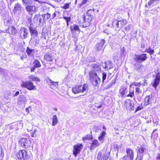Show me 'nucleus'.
I'll return each mask as SVG.
<instances>
[{
	"mask_svg": "<svg viewBox=\"0 0 160 160\" xmlns=\"http://www.w3.org/2000/svg\"><path fill=\"white\" fill-rule=\"evenodd\" d=\"M119 22H121V24H119V28H121L127 23V21L124 19H122V20H119Z\"/></svg>",
	"mask_w": 160,
	"mask_h": 160,
	"instance_id": "nucleus-37",
	"label": "nucleus"
},
{
	"mask_svg": "<svg viewBox=\"0 0 160 160\" xmlns=\"http://www.w3.org/2000/svg\"><path fill=\"white\" fill-rule=\"evenodd\" d=\"M134 65V68L136 70L138 71L140 70L142 66H143L141 62H136Z\"/></svg>",
	"mask_w": 160,
	"mask_h": 160,
	"instance_id": "nucleus-30",
	"label": "nucleus"
},
{
	"mask_svg": "<svg viewBox=\"0 0 160 160\" xmlns=\"http://www.w3.org/2000/svg\"><path fill=\"white\" fill-rule=\"evenodd\" d=\"M131 27H132L131 25H129L126 26L125 28V30L127 31H129L131 28Z\"/></svg>",
	"mask_w": 160,
	"mask_h": 160,
	"instance_id": "nucleus-54",
	"label": "nucleus"
},
{
	"mask_svg": "<svg viewBox=\"0 0 160 160\" xmlns=\"http://www.w3.org/2000/svg\"><path fill=\"white\" fill-rule=\"evenodd\" d=\"M153 97L152 94L146 96L144 99V105L147 106L151 103L153 99Z\"/></svg>",
	"mask_w": 160,
	"mask_h": 160,
	"instance_id": "nucleus-19",
	"label": "nucleus"
},
{
	"mask_svg": "<svg viewBox=\"0 0 160 160\" xmlns=\"http://www.w3.org/2000/svg\"><path fill=\"white\" fill-rule=\"evenodd\" d=\"M104 39H101L100 42L97 43L95 46V49L97 51H102L104 50L103 46L105 43Z\"/></svg>",
	"mask_w": 160,
	"mask_h": 160,
	"instance_id": "nucleus-12",
	"label": "nucleus"
},
{
	"mask_svg": "<svg viewBox=\"0 0 160 160\" xmlns=\"http://www.w3.org/2000/svg\"><path fill=\"white\" fill-rule=\"evenodd\" d=\"M157 160H160V153H158L156 157Z\"/></svg>",
	"mask_w": 160,
	"mask_h": 160,
	"instance_id": "nucleus-61",
	"label": "nucleus"
},
{
	"mask_svg": "<svg viewBox=\"0 0 160 160\" xmlns=\"http://www.w3.org/2000/svg\"><path fill=\"white\" fill-rule=\"evenodd\" d=\"M146 80H145L144 81V83H142L140 82L139 83H133L132 84V85H134L135 86H140L141 85H142V86H147V83L146 82Z\"/></svg>",
	"mask_w": 160,
	"mask_h": 160,
	"instance_id": "nucleus-42",
	"label": "nucleus"
},
{
	"mask_svg": "<svg viewBox=\"0 0 160 160\" xmlns=\"http://www.w3.org/2000/svg\"><path fill=\"white\" fill-rule=\"evenodd\" d=\"M89 75L91 84L94 86L99 87L101 80L96 72L90 71Z\"/></svg>",
	"mask_w": 160,
	"mask_h": 160,
	"instance_id": "nucleus-2",
	"label": "nucleus"
},
{
	"mask_svg": "<svg viewBox=\"0 0 160 160\" xmlns=\"http://www.w3.org/2000/svg\"><path fill=\"white\" fill-rule=\"evenodd\" d=\"M148 58L147 54L145 53L135 54L133 59L135 62H142Z\"/></svg>",
	"mask_w": 160,
	"mask_h": 160,
	"instance_id": "nucleus-5",
	"label": "nucleus"
},
{
	"mask_svg": "<svg viewBox=\"0 0 160 160\" xmlns=\"http://www.w3.org/2000/svg\"><path fill=\"white\" fill-rule=\"evenodd\" d=\"M37 129H34L33 131L31 132V136L32 137L36 138L37 136Z\"/></svg>",
	"mask_w": 160,
	"mask_h": 160,
	"instance_id": "nucleus-46",
	"label": "nucleus"
},
{
	"mask_svg": "<svg viewBox=\"0 0 160 160\" xmlns=\"http://www.w3.org/2000/svg\"><path fill=\"white\" fill-rule=\"evenodd\" d=\"M83 147V145L81 143H78L74 146L73 154L75 157L80 153L81 150Z\"/></svg>",
	"mask_w": 160,
	"mask_h": 160,
	"instance_id": "nucleus-11",
	"label": "nucleus"
},
{
	"mask_svg": "<svg viewBox=\"0 0 160 160\" xmlns=\"http://www.w3.org/2000/svg\"><path fill=\"white\" fill-rule=\"evenodd\" d=\"M91 67L92 70L91 71L94 72H96L98 71L101 70L100 66L98 63L92 64Z\"/></svg>",
	"mask_w": 160,
	"mask_h": 160,
	"instance_id": "nucleus-20",
	"label": "nucleus"
},
{
	"mask_svg": "<svg viewBox=\"0 0 160 160\" xmlns=\"http://www.w3.org/2000/svg\"><path fill=\"white\" fill-rule=\"evenodd\" d=\"M22 6L21 4L17 3L15 5L13 11L14 12L18 11L21 12L22 10Z\"/></svg>",
	"mask_w": 160,
	"mask_h": 160,
	"instance_id": "nucleus-26",
	"label": "nucleus"
},
{
	"mask_svg": "<svg viewBox=\"0 0 160 160\" xmlns=\"http://www.w3.org/2000/svg\"><path fill=\"white\" fill-rule=\"evenodd\" d=\"M46 81L50 87L52 89H54L55 88L57 87L58 86L57 82H54L49 78L46 79Z\"/></svg>",
	"mask_w": 160,
	"mask_h": 160,
	"instance_id": "nucleus-21",
	"label": "nucleus"
},
{
	"mask_svg": "<svg viewBox=\"0 0 160 160\" xmlns=\"http://www.w3.org/2000/svg\"><path fill=\"white\" fill-rule=\"evenodd\" d=\"M23 124L22 121H20L19 122L15 124V128L16 131L17 132L19 129H22L23 127Z\"/></svg>",
	"mask_w": 160,
	"mask_h": 160,
	"instance_id": "nucleus-28",
	"label": "nucleus"
},
{
	"mask_svg": "<svg viewBox=\"0 0 160 160\" xmlns=\"http://www.w3.org/2000/svg\"><path fill=\"white\" fill-rule=\"evenodd\" d=\"M63 18L65 19L66 22H69L71 21V17H67L65 16H63Z\"/></svg>",
	"mask_w": 160,
	"mask_h": 160,
	"instance_id": "nucleus-49",
	"label": "nucleus"
},
{
	"mask_svg": "<svg viewBox=\"0 0 160 160\" xmlns=\"http://www.w3.org/2000/svg\"><path fill=\"white\" fill-rule=\"evenodd\" d=\"M122 160H129V158H128V156H125L124 157L122 158Z\"/></svg>",
	"mask_w": 160,
	"mask_h": 160,
	"instance_id": "nucleus-60",
	"label": "nucleus"
},
{
	"mask_svg": "<svg viewBox=\"0 0 160 160\" xmlns=\"http://www.w3.org/2000/svg\"><path fill=\"white\" fill-rule=\"evenodd\" d=\"M142 106H138L136 109L135 113H136L138 111H139L141 110L142 109Z\"/></svg>",
	"mask_w": 160,
	"mask_h": 160,
	"instance_id": "nucleus-57",
	"label": "nucleus"
},
{
	"mask_svg": "<svg viewBox=\"0 0 160 160\" xmlns=\"http://www.w3.org/2000/svg\"><path fill=\"white\" fill-rule=\"evenodd\" d=\"M160 81V72H158L156 74L155 79L153 82L152 83L153 87L155 88L158 85Z\"/></svg>",
	"mask_w": 160,
	"mask_h": 160,
	"instance_id": "nucleus-16",
	"label": "nucleus"
},
{
	"mask_svg": "<svg viewBox=\"0 0 160 160\" xmlns=\"http://www.w3.org/2000/svg\"><path fill=\"white\" fill-rule=\"evenodd\" d=\"M134 88L132 87V85H130L129 94L127 95V96L131 98H133L134 97Z\"/></svg>",
	"mask_w": 160,
	"mask_h": 160,
	"instance_id": "nucleus-29",
	"label": "nucleus"
},
{
	"mask_svg": "<svg viewBox=\"0 0 160 160\" xmlns=\"http://www.w3.org/2000/svg\"><path fill=\"white\" fill-rule=\"evenodd\" d=\"M26 52L29 57L31 58L34 57L35 53L34 50L33 49H31L28 47L26 50Z\"/></svg>",
	"mask_w": 160,
	"mask_h": 160,
	"instance_id": "nucleus-24",
	"label": "nucleus"
},
{
	"mask_svg": "<svg viewBox=\"0 0 160 160\" xmlns=\"http://www.w3.org/2000/svg\"><path fill=\"white\" fill-rule=\"evenodd\" d=\"M90 62H94L95 61V58L94 57H90L88 58Z\"/></svg>",
	"mask_w": 160,
	"mask_h": 160,
	"instance_id": "nucleus-52",
	"label": "nucleus"
},
{
	"mask_svg": "<svg viewBox=\"0 0 160 160\" xmlns=\"http://www.w3.org/2000/svg\"><path fill=\"white\" fill-rule=\"evenodd\" d=\"M116 80L115 79H113L112 80V81L109 83H112V85H114L116 83Z\"/></svg>",
	"mask_w": 160,
	"mask_h": 160,
	"instance_id": "nucleus-63",
	"label": "nucleus"
},
{
	"mask_svg": "<svg viewBox=\"0 0 160 160\" xmlns=\"http://www.w3.org/2000/svg\"><path fill=\"white\" fill-rule=\"evenodd\" d=\"M22 3L24 4L26 6L29 5H31L32 3V0H22Z\"/></svg>",
	"mask_w": 160,
	"mask_h": 160,
	"instance_id": "nucleus-41",
	"label": "nucleus"
},
{
	"mask_svg": "<svg viewBox=\"0 0 160 160\" xmlns=\"http://www.w3.org/2000/svg\"><path fill=\"white\" fill-rule=\"evenodd\" d=\"M102 83H104V80L106 79L107 77V74L106 72H103L102 73Z\"/></svg>",
	"mask_w": 160,
	"mask_h": 160,
	"instance_id": "nucleus-47",
	"label": "nucleus"
},
{
	"mask_svg": "<svg viewBox=\"0 0 160 160\" xmlns=\"http://www.w3.org/2000/svg\"><path fill=\"white\" fill-rule=\"evenodd\" d=\"M137 158L136 160H142L143 155L145 153V148L143 147H138Z\"/></svg>",
	"mask_w": 160,
	"mask_h": 160,
	"instance_id": "nucleus-10",
	"label": "nucleus"
},
{
	"mask_svg": "<svg viewBox=\"0 0 160 160\" xmlns=\"http://www.w3.org/2000/svg\"><path fill=\"white\" fill-rule=\"evenodd\" d=\"M111 74L109 73V74L107 77V79L108 80V81H109L111 79V78L112 77H111Z\"/></svg>",
	"mask_w": 160,
	"mask_h": 160,
	"instance_id": "nucleus-62",
	"label": "nucleus"
},
{
	"mask_svg": "<svg viewBox=\"0 0 160 160\" xmlns=\"http://www.w3.org/2000/svg\"><path fill=\"white\" fill-rule=\"evenodd\" d=\"M113 27L115 29L119 28V19L118 20H115L112 22Z\"/></svg>",
	"mask_w": 160,
	"mask_h": 160,
	"instance_id": "nucleus-31",
	"label": "nucleus"
},
{
	"mask_svg": "<svg viewBox=\"0 0 160 160\" xmlns=\"http://www.w3.org/2000/svg\"><path fill=\"white\" fill-rule=\"evenodd\" d=\"M17 156L19 160H28L29 158L27 152L25 150L20 151L17 154Z\"/></svg>",
	"mask_w": 160,
	"mask_h": 160,
	"instance_id": "nucleus-6",
	"label": "nucleus"
},
{
	"mask_svg": "<svg viewBox=\"0 0 160 160\" xmlns=\"http://www.w3.org/2000/svg\"><path fill=\"white\" fill-rule=\"evenodd\" d=\"M110 152L107 150H102L99 152L98 155L97 159L98 160H107L109 158Z\"/></svg>",
	"mask_w": 160,
	"mask_h": 160,
	"instance_id": "nucleus-4",
	"label": "nucleus"
},
{
	"mask_svg": "<svg viewBox=\"0 0 160 160\" xmlns=\"http://www.w3.org/2000/svg\"><path fill=\"white\" fill-rule=\"evenodd\" d=\"M112 86V83H108L106 86H104L102 88V90L105 91L110 88Z\"/></svg>",
	"mask_w": 160,
	"mask_h": 160,
	"instance_id": "nucleus-43",
	"label": "nucleus"
},
{
	"mask_svg": "<svg viewBox=\"0 0 160 160\" xmlns=\"http://www.w3.org/2000/svg\"><path fill=\"white\" fill-rule=\"evenodd\" d=\"M136 92L138 93H141L142 91L141 90H140V88L138 87H137L135 88Z\"/></svg>",
	"mask_w": 160,
	"mask_h": 160,
	"instance_id": "nucleus-55",
	"label": "nucleus"
},
{
	"mask_svg": "<svg viewBox=\"0 0 160 160\" xmlns=\"http://www.w3.org/2000/svg\"><path fill=\"white\" fill-rule=\"evenodd\" d=\"M92 0H82L81 3L78 4L79 7L86 4L87 6L91 2Z\"/></svg>",
	"mask_w": 160,
	"mask_h": 160,
	"instance_id": "nucleus-36",
	"label": "nucleus"
},
{
	"mask_svg": "<svg viewBox=\"0 0 160 160\" xmlns=\"http://www.w3.org/2000/svg\"><path fill=\"white\" fill-rule=\"evenodd\" d=\"M69 4L70 3H66L62 6V8L65 9L68 8L69 7Z\"/></svg>",
	"mask_w": 160,
	"mask_h": 160,
	"instance_id": "nucleus-51",
	"label": "nucleus"
},
{
	"mask_svg": "<svg viewBox=\"0 0 160 160\" xmlns=\"http://www.w3.org/2000/svg\"><path fill=\"white\" fill-rule=\"evenodd\" d=\"M12 22L11 18L9 17L4 20V23L6 26H9L11 24Z\"/></svg>",
	"mask_w": 160,
	"mask_h": 160,
	"instance_id": "nucleus-33",
	"label": "nucleus"
},
{
	"mask_svg": "<svg viewBox=\"0 0 160 160\" xmlns=\"http://www.w3.org/2000/svg\"><path fill=\"white\" fill-rule=\"evenodd\" d=\"M19 35L22 39L27 38L29 35L28 30L27 28L24 27L21 28L19 31Z\"/></svg>",
	"mask_w": 160,
	"mask_h": 160,
	"instance_id": "nucleus-8",
	"label": "nucleus"
},
{
	"mask_svg": "<svg viewBox=\"0 0 160 160\" xmlns=\"http://www.w3.org/2000/svg\"><path fill=\"white\" fill-rule=\"evenodd\" d=\"M26 10L29 13H33L36 12L37 8L34 5H29L26 6Z\"/></svg>",
	"mask_w": 160,
	"mask_h": 160,
	"instance_id": "nucleus-17",
	"label": "nucleus"
},
{
	"mask_svg": "<svg viewBox=\"0 0 160 160\" xmlns=\"http://www.w3.org/2000/svg\"><path fill=\"white\" fill-rule=\"evenodd\" d=\"M146 52L149 53L150 55L153 54L154 52V50L150 48H149L148 49H146Z\"/></svg>",
	"mask_w": 160,
	"mask_h": 160,
	"instance_id": "nucleus-44",
	"label": "nucleus"
},
{
	"mask_svg": "<svg viewBox=\"0 0 160 160\" xmlns=\"http://www.w3.org/2000/svg\"><path fill=\"white\" fill-rule=\"evenodd\" d=\"M121 57H124L125 55V50L123 47L122 48H121Z\"/></svg>",
	"mask_w": 160,
	"mask_h": 160,
	"instance_id": "nucleus-48",
	"label": "nucleus"
},
{
	"mask_svg": "<svg viewBox=\"0 0 160 160\" xmlns=\"http://www.w3.org/2000/svg\"><path fill=\"white\" fill-rule=\"evenodd\" d=\"M102 66L104 68L108 70L113 68L114 64L110 61H106L105 62L102 63Z\"/></svg>",
	"mask_w": 160,
	"mask_h": 160,
	"instance_id": "nucleus-15",
	"label": "nucleus"
},
{
	"mask_svg": "<svg viewBox=\"0 0 160 160\" xmlns=\"http://www.w3.org/2000/svg\"><path fill=\"white\" fill-rule=\"evenodd\" d=\"M58 118L56 115H53L52 118V126H55L58 122Z\"/></svg>",
	"mask_w": 160,
	"mask_h": 160,
	"instance_id": "nucleus-35",
	"label": "nucleus"
},
{
	"mask_svg": "<svg viewBox=\"0 0 160 160\" xmlns=\"http://www.w3.org/2000/svg\"><path fill=\"white\" fill-rule=\"evenodd\" d=\"M19 144L23 148H28L31 145V141L28 138H22L19 141Z\"/></svg>",
	"mask_w": 160,
	"mask_h": 160,
	"instance_id": "nucleus-9",
	"label": "nucleus"
},
{
	"mask_svg": "<svg viewBox=\"0 0 160 160\" xmlns=\"http://www.w3.org/2000/svg\"><path fill=\"white\" fill-rule=\"evenodd\" d=\"M125 105L126 106L127 108L130 111L134 109V103L132 100L128 99L125 102Z\"/></svg>",
	"mask_w": 160,
	"mask_h": 160,
	"instance_id": "nucleus-14",
	"label": "nucleus"
},
{
	"mask_svg": "<svg viewBox=\"0 0 160 160\" xmlns=\"http://www.w3.org/2000/svg\"><path fill=\"white\" fill-rule=\"evenodd\" d=\"M88 84H84L83 85L75 86L72 88V91L75 94L80 92L84 93L85 94L88 92Z\"/></svg>",
	"mask_w": 160,
	"mask_h": 160,
	"instance_id": "nucleus-3",
	"label": "nucleus"
},
{
	"mask_svg": "<svg viewBox=\"0 0 160 160\" xmlns=\"http://www.w3.org/2000/svg\"><path fill=\"white\" fill-rule=\"evenodd\" d=\"M126 153L128 156V158H129L130 160H133L134 152L133 150L130 148H126Z\"/></svg>",
	"mask_w": 160,
	"mask_h": 160,
	"instance_id": "nucleus-22",
	"label": "nucleus"
},
{
	"mask_svg": "<svg viewBox=\"0 0 160 160\" xmlns=\"http://www.w3.org/2000/svg\"><path fill=\"white\" fill-rule=\"evenodd\" d=\"M90 144L91 146L90 147V150H92L94 149L96 147L98 146L100 144L97 140L94 139L92 141Z\"/></svg>",
	"mask_w": 160,
	"mask_h": 160,
	"instance_id": "nucleus-23",
	"label": "nucleus"
},
{
	"mask_svg": "<svg viewBox=\"0 0 160 160\" xmlns=\"http://www.w3.org/2000/svg\"><path fill=\"white\" fill-rule=\"evenodd\" d=\"M154 2L153 0H150L148 3V4L149 6H151L152 4Z\"/></svg>",
	"mask_w": 160,
	"mask_h": 160,
	"instance_id": "nucleus-58",
	"label": "nucleus"
},
{
	"mask_svg": "<svg viewBox=\"0 0 160 160\" xmlns=\"http://www.w3.org/2000/svg\"><path fill=\"white\" fill-rule=\"evenodd\" d=\"M15 124H12L10 126V128L11 129H12L15 128Z\"/></svg>",
	"mask_w": 160,
	"mask_h": 160,
	"instance_id": "nucleus-59",
	"label": "nucleus"
},
{
	"mask_svg": "<svg viewBox=\"0 0 160 160\" xmlns=\"http://www.w3.org/2000/svg\"><path fill=\"white\" fill-rule=\"evenodd\" d=\"M29 78L30 80H32L33 81H36L38 82L40 81L39 78L36 77H34L32 76H29Z\"/></svg>",
	"mask_w": 160,
	"mask_h": 160,
	"instance_id": "nucleus-45",
	"label": "nucleus"
},
{
	"mask_svg": "<svg viewBox=\"0 0 160 160\" xmlns=\"http://www.w3.org/2000/svg\"><path fill=\"white\" fill-rule=\"evenodd\" d=\"M26 99L23 95H20L18 99V103L19 104H22L25 102Z\"/></svg>",
	"mask_w": 160,
	"mask_h": 160,
	"instance_id": "nucleus-34",
	"label": "nucleus"
},
{
	"mask_svg": "<svg viewBox=\"0 0 160 160\" xmlns=\"http://www.w3.org/2000/svg\"><path fill=\"white\" fill-rule=\"evenodd\" d=\"M22 87L27 88L29 90H35L36 89L35 86L34 85L32 82L30 81L23 82L21 84Z\"/></svg>",
	"mask_w": 160,
	"mask_h": 160,
	"instance_id": "nucleus-7",
	"label": "nucleus"
},
{
	"mask_svg": "<svg viewBox=\"0 0 160 160\" xmlns=\"http://www.w3.org/2000/svg\"><path fill=\"white\" fill-rule=\"evenodd\" d=\"M156 130V129H155L154 130L153 132L152 133V135L151 136V138H152L153 136L154 135V137H156V138L158 136V133H154V131Z\"/></svg>",
	"mask_w": 160,
	"mask_h": 160,
	"instance_id": "nucleus-53",
	"label": "nucleus"
},
{
	"mask_svg": "<svg viewBox=\"0 0 160 160\" xmlns=\"http://www.w3.org/2000/svg\"><path fill=\"white\" fill-rule=\"evenodd\" d=\"M27 20L28 22V23L30 24V25H32V17H28L27 18Z\"/></svg>",
	"mask_w": 160,
	"mask_h": 160,
	"instance_id": "nucleus-50",
	"label": "nucleus"
},
{
	"mask_svg": "<svg viewBox=\"0 0 160 160\" xmlns=\"http://www.w3.org/2000/svg\"><path fill=\"white\" fill-rule=\"evenodd\" d=\"M93 129L94 131L96 132H98V131L99 130V128L98 127L94 126L93 127Z\"/></svg>",
	"mask_w": 160,
	"mask_h": 160,
	"instance_id": "nucleus-56",
	"label": "nucleus"
},
{
	"mask_svg": "<svg viewBox=\"0 0 160 160\" xmlns=\"http://www.w3.org/2000/svg\"><path fill=\"white\" fill-rule=\"evenodd\" d=\"M106 134V132L105 131H103L102 132L98 137V139L99 141L102 143L104 140V138L105 137V135Z\"/></svg>",
	"mask_w": 160,
	"mask_h": 160,
	"instance_id": "nucleus-32",
	"label": "nucleus"
},
{
	"mask_svg": "<svg viewBox=\"0 0 160 160\" xmlns=\"http://www.w3.org/2000/svg\"><path fill=\"white\" fill-rule=\"evenodd\" d=\"M42 16L43 18V20L44 21H45L46 20L48 19L51 17V14L49 13L42 14Z\"/></svg>",
	"mask_w": 160,
	"mask_h": 160,
	"instance_id": "nucleus-40",
	"label": "nucleus"
},
{
	"mask_svg": "<svg viewBox=\"0 0 160 160\" xmlns=\"http://www.w3.org/2000/svg\"><path fill=\"white\" fill-rule=\"evenodd\" d=\"M28 27L32 38L37 37L38 36V32L36 28L33 27L32 25H30Z\"/></svg>",
	"mask_w": 160,
	"mask_h": 160,
	"instance_id": "nucleus-13",
	"label": "nucleus"
},
{
	"mask_svg": "<svg viewBox=\"0 0 160 160\" xmlns=\"http://www.w3.org/2000/svg\"><path fill=\"white\" fill-rule=\"evenodd\" d=\"M86 136H87V138H88V139H92V136L90 134H88Z\"/></svg>",
	"mask_w": 160,
	"mask_h": 160,
	"instance_id": "nucleus-64",
	"label": "nucleus"
},
{
	"mask_svg": "<svg viewBox=\"0 0 160 160\" xmlns=\"http://www.w3.org/2000/svg\"><path fill=\"white\" fill-rule=\"evenodd\" d=\"M44 59L48 61H52L53 59L52 54H50L49 53L45 54L44 55Z\"/></svg>",
	"mask_w": 160,
	"mask_h": 160,
	"instance_id": "nucleus-27",
	"label": "nucleus"
},
{
	"mask_svg": "<svg viewBox=\"0 0 160 160\" xmlns=\"http://www.w3.org/2000/svg\"><path fill=\"white\" fill-rule=\"evenodd\" d=\"M11 33L12 35H15L17 32V29L13 27L9 28Z\"/></svg>",
	"mask_w": 160,
	"mask_h": 160,
	"instance_id": "nucleus-39",
	"label": "nucleus"
},
{
	"mask_svg": "<svg viewBox=\"0 0 160 160\" xmlns=\"http://www.w3.org/2000/svg\"><path fill=\"white\" fill-rule=\"evenodd\" d=\"M94 10L90 9L85 14L83 15V27H87L89 26L91 21L94 17Z\"/></svg>",
	"mask_w": 160,
	"mask_h": 160,
	"instance_id": "nucleus-1",
	"label": "nucleus"
},
{
	"mask_svg": "<svg viewBox=\"0 0 160 160\" xmlns=\"http://www.w3.org/2000/svg\"><path fill=\"white\" fill-rule=\"evenodd\" d=\"M70 29L72 32L73 31V30L76 31H80L78 26L76 24H74L73 26H71Z\"/></svg>",
	"mask_w": 160,
	"mask_h": 160,
	"instance_id": "nucleus-38",
	"label": "nucleus"
},
{
	"mask_svg": "<svg viewBox=\"0 0 160 160\" xmlns=\"http://www.w3.org/2000/svg\"><path fill=\"white\" fill-rule=\"evenodd\" d=\"M33 66L31 68V72H34L36 68H39L41 66L40 61L37 59L35 60L33 62Z\"/></svg>",
	"mask_w": 160,
	"mask_h": 160,
	"instance_id": "nucleus-18",
	"label": "nucleus"
},
{
	"mask_svg": "<svg viewBox=\"0 0 160 160\" xmlns=\"http://www.w3.org/2000/svg\"><path fill=\"white\" fill-rule=\"evenodd\" d=\"M128 92V89L125 87H121L119 90V93L120 94L121 97L123 96Z\"/></svg>",
	"mask_w": 160,
	"mask_h": 160,
	"instance_id": "nucleus-25",
	"label": "nucleus"
}]
</instances>
